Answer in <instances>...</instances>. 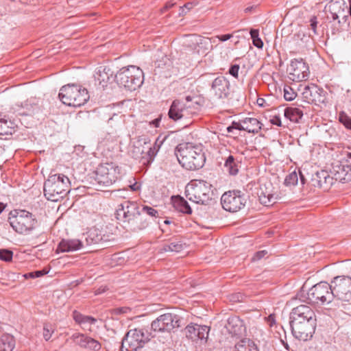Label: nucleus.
I'll list each match as a JSON object with an SVG mask.
<instances>
[{"mask_svg":"<svg viewBox=\"0 0 351 351\" xmlns=\"http://www.w3.org/2000/svg\"><path fill=\"white\" fill-rule=\"evenodd\" d=\"M328 11L333 20H337L339 23L347 22L348 15L347 14L348 5L343 0H331L326 6Z\"/></svg>","mask_w":351,"mask_h":351,"instance_id":"17","label":"nucleus"},{"mask_svg":"<svg viewBox=\"0 0 351 351\" xmlns=\"http://www.w3.org/2000/svg\"><path fill=\"white\" fill-rule=\"evenodd\" d=\"M174 5L173 3L171 2H167L165 5L161 9V12L163 13L172 8Z\"/></svg>","mask_w":351,"mask_h":351,"instance_id":"53","label":"nucleus"},{"mask_svg":"<svg viewBox=\"0 0 351 351\" xmlns=\"http://www.w3.org/2000/svg\"><path fill=\"white\" fill-rule=\"evenodd\" d=\"M73 338L81 347L93 350H99L101 348V344L97 340L84 335L75 334L73 335Z\"/></svg>","mask_w":351,"mask_h":351,"instance_id":"22","label":"nucleus"},{"mask_svg":"<svg viewBox=\"0 0 351 351\" xmlns=\"http://www.w3.org/2000/svg\"><path fill=\"white\" fill-rule=\"evenodd\" d=\"M190 108V106H187L185 102L175 100L170 107L169 116L174 121H178L181 119H189L192 114Z\"/></svg>","mask_w":351,"mask_h":351,"instance_id":"18","label":"nucleus"},{"mask_svg":"<svg viewBox=\"0 0 351 351\" xmlns=\"http://www.w3.org/2000/svg\"><path fill=\"white\" fill-rule=\"evenodd\" d=\"M0 125L1 128L3 131V132L0 131V135H7L12 134V128L8 125V121L6 120L1 119V124Z\"/></svg>","mask_w":351,"mask_h":351,"instance_id":"43","label":"nucleus"},{"mask_svg":"<svg viewBox=\"0 0 351 351\" xmlns=\"http://www.w3.org/2000/svg\"><path fill=\"white\" fill-rule=\"evenodd\" d=\"M306 300L311 303L330 302L333 296L331 291V283L319 282L312 287L307 293Z\"/></svg>","mask_w":351,"mask_h":351,"instance_id":"11","label":"nucleus"},{"mask_svg":"<svg viewBox=\"0 0 351 351\" xmlns=\"http://www.w3.org/2000/svg\"><path fill=\"white\" fill-rule=\"evenodd\" d=\"M186 9L183 7H180V13L179 14L180 15H184V14H186L187 11L185 10Z\"/></svg>","mask_w":351,"mask_h":351,"instance_id":"56","label":"nucleus"},{"mask_svg":"<svg viewBox=\"0 0 351 351\" xmlns=\"http://www.w3.org/2000/svg\"><path fill=\"white\" fill-rule=\"evenodd\" d=\"M339 121L348 129L351 130V118L344 112H341L339 114Z\"/></svg>","mask_w":351,"mask_h":351,"instance_id":"38","label":"nucleus"},{"mask_svg":"<svg viewBox=\"0 0 351 351\" xmlns=\"http://www.w3.org/2000/svg\"><path fill=\"white\" fill-rule=\"evenodd\" d=\"M147 341V337L141 330H130L122 341L121 351H138Z\"/></svg>","mask_w":351,"mask_h":351,"instance_id":"10","label":"nucleus"},{"mask_svg":"<svg viewBox=\"0 0 351 351\" xmlns=\"http://www.w3.org/2000/svg\"><path fill=\"white\" fill-rule=\"evenodd\" d=\"M331 291L338 300L351 304V277L336 276L331 281Z\"/></svg>","mask_w":351,"mask_h":351,"instance_id":"8","label":"nucleus"},{"mask_svg":"<svg viewBox=\"0 0 351 351\" xmlns=\"http://www.w3.org/2000/svg\"><path fill=\"white\" fill-rule=\"evenodd\" d=\"M9 220L15 232L23 235L32 234L38 226L36 217L25 210L11 212Z\"/></svg>","mask_w":351,"mask_h":351,"instance_id":"3","label":"nucleus"},{"mask_svg":"<svg viewBox=\"0 0 351 351\" xmlns=\"http://www.w3.org/2000/svg\"><path fill=\"white\" fill-rule=\"evenodd\" d=\"M128 73H130L129 69L124 67L119 74L114 76V72L110 67H101L95 77L98 84L104 88L111 84L114 79L117 80L118 83L125 87H129L130 86L128 84Z\"/></svg>","mask_w":351,"mask_h":351,"instance_id":"7","label":"nucleus"},{"mask_svg":"<svg viewBox=\"0 0 351 351\" xmlns=\"http://www.w3.org/2000/svg\"><path fill=\"white\" fill-rule=\"evenodd\" d=\"M287 72L288 77L297 82L306 80L310 74L308 67H290Z\"/></svg>","mask_w":351,"mask_h":351,"instance_id":"24","label":"nucleus"},{"mask_svg":"<svg viewBox=\"0 0 351 351\" xmlns=\"http://www.w3.org/2000/svg\"><path fill=\"white\" fill-rule=\"evenodd\" d=\"M59 97L64 104L73 107L83 106L89 99V95L86 88L69 84L62 87Z\"/></svg>","mask_w":351,"mask_h":351,"instance_id":"6","label":"nucleus"},{"mask_svg":"<svg viewBox=\"0 0 351 351\" xmlns=\"http://www.w3.org/2000/svg\"><path fill=\"white\" fill-rule=\"evenodd\" d=\"M207 40H208L210 41V43H211V44L217 43V41H219L217 36L212 37L210 38H207Z\"/></svg>","mask_w":351,"mask_h":351,"instance_id":"55","label":"nucleus"},{"mask_svg":"<svg viewBox=\"0 0 351 351\" xmlns=\"http://www.w3.org/2000/svg\"><path fill=\"white\" fill-rule=\"evenodd\" d=\"M239 67H230L229 69V73L235 77H237Z\"/></svg>","mask_w":351,"mask_h":351,"instance_id":"52","label":"nucleus"},{"mask_svg":"<svg viewBox=\"0 0 351 351\" xmlns=\"http://www.w3.org/2000/svg\"><path fill=\"white\" fill-rule=\"evenodd\" d=\"M193 3H191V2H189V3H186V4H184V8L187 10V11H189L190 10H191L193 8Z\"/></svg>","mask_w":351,"mask_h":351,"instance_id":"54","label":"nucleus"},{"mask_svg":"<svg viewBox=\"0 0 351 351\" xmlns=\"http://www.w3.org/2000/svg\"><path fill=\"white\" fill-rule=\"evenodd\" d=\"M212 88L219 98L226 97L230 92V84L225 77H219L213 82Z\"/></svg>","mask_w":351,"mask_h":351,"instance_id":"20","label":"nucleus"},{"mask_svg":"<svg viewBox=\"0 0 351 351\" xmlns=\"http://www.w3.org/2000/svg\"><path fill=\"white\" fill-rule=\"evenodd\" d=\"M257 194L261 203L267 206L274 204L278 199V191L267 179L261 180Z\"/></svg>","mask_w":351,"mask_h":351,"instance_id":"14","label":"nucleus"},{"mask_svg":"<svg viewBox=\"0 0 351 351\" xmlns=\"http://www.w3.org/2000/svg\"><path fill=\"white\" fill-rule=\"evenodd\" d=\"M297 96L296 93L290 86H285L284 88V97L287 101H292Z\"/></svg>","mask_w":351,"mask_h":351,"instance_id":"39","label":"nucleus"},{"mask_svg":"<svg viewBox=\"0 0 351 351\" xmlns=\"http://www.w3.org/2000/svg\"><path fill=\"white\" fill-rule=\"evenodd\" d=\"M16 341L14 337L9 334H3L0 337V351H13Z\"/></svg>","mask_w":351,"mask_h":351,"instance_id":"28","label":"nucleus"},{"mask_svg":"<svg viewBox=\"0 0 351 351\" xmlns=\"http://www.w3.org/2000/svg\"><path fill=\"white\" fill-rule=\"evenodd\" d=\"M298 182V175L296 171L289 173L285 178V183L287 186H295Z\"/></svg>","mask_w":351,"mask_h":351,"instance_id":"36","label":"nucleus"},{"mask_svg":"<svg viewBox=\"0 0 351 351\" xmlns=\"http://www.w3.org/2000/svg\"><path fill=\"white\" fill-rule=\"evenodd\" d=\"M250 36L252 39L254 45L259 49L262 48L263 46V43L258 36V30L251 29Z\"/></svg>","mask_w":351,"mask_h":351,"instance_id":"37","label":"nucleus"},{"mask_svg":"<svg viewBox=\"0 0 351 351\" xmlns=\"http://www.w3.org/2000/svg\"><path fill=\"white\" fill-rule=\"evenodd\" d=\"M69 179L62 174L49 176L44 184L45 197L52 202H57L66 194L69 189Z\"/></svg>","mask_w":351,"mask_h":351,"instance_id":"4","label":"nucleus"},{"mask_svg":"<svg viewBox=\"0 0 351 351\" xmlns=\"http://www.w3.org/2000/svg\"><path fill=\"white\" fill-rule=\"evenodd\" d=\"M135 68L136 69V70H137L138 71H139V70H140V67H139V66H137V67H135Z\"/></svg>","mask_w":351,"mask_h":351,"instance_id":"63","label":"nucleus"},{"mask_svg":"<svg viewBox=\"0 0 351 351\" xmlns=\"http://www.w3.org/2000/svg\"><path fill=\"white\" fill-rule=\"evenodd\" d=\"M271 123L273 125H276L278 126H281V125H282L281 120H280V117H274L271 119Z\"/></svg>","mask_w":351,"mask_h":351,"instance_id":"51","label":"nucleus"},{"mask_svg":"<svg viewBox=\"0 0 351 351\" xmlns=\"http://www.w3.org/2000/svg\"><path fill=\"white\" fill-rule=\"evenodd\" d=\"M174 208L179 212L191 214L192 210L188 202L182 197L177 196L173 198Z\"/></svg>","mask_w":351,"mask_h":351,"instance_id":"29","label":"nucleus"},{"mask_svg":"<svg viewBox=\"0 0 351 351\" xmlns=\"http://www.w3.org/2000/svg\"><path fill=\"white\" fill-rule=\"evenodd\" d=\"M302 95L304 99L308 103H315L320 100V89L315 84L305 86Z\"/></svg>","mask_w":351,"mask_h":351,"instance_id":"23","label":"nucleus"},{"mask_svg":"<svg viewBox=\"0 0 351 351\" xmlns=\"http://www.w3.org/2000/svg\"><path fill=\"white\" fill-rule=\"evenodd\" d=\"M83 244L78 239L62 240L58 245L57 251L61 252H73L82 248Z\"/></svg>","mask_w":351,"mask_h":351,"instance_id":"26","label":"nucleus"},{"mask_svg":"<svg viewBox=\"0 0 351 351\" xmlns=\"http://www.w3.org/2000/svg\"><path fill=\"white\" fill-rule=\"evenodd\" d=\"M232 37V34H230L217 36L218 40L221 41V42L226 41V40L230 39Z\"/></svg>","mask_w":351,"mask_h":351,"instance_id":"50","label":"nucleus"},{"mask_svg":"<svg viewBox=\"0 0 351 351\" xmlns=\"http://www.w3.org/2000/svg\"><path fill=\"white\" fill-rule=\"evenodd\" d=\"M186 197L196 204H207L213 195L212 184L204 180H193L186 186Z\"/></svg>","mask_w":351,"mask_h":351,"instance_id":"5","label":"nucleus"},{"mask_svg":"<svg viewBox=\"0 0 351 351\" xmlns=\"http://www.w3.org/2000/svg\"><path fill=\"white\" fill-rule=\"evenodd\" d=\"M269 320L271 321V324L274 322V317L272 315L269 316Z\"/></svg>","mask_w":351,"mask_h":351,"instance_id":"59","label":"nucleus"},{"mask_svg":"<svg viewBox=\"0 0 351 351\" xmlns=\"http://www.w3.org/2000/svg\"><path fill=\"white\" fill-rule=\"evenodd\" d=\"M224 167L231 175H236L239 171L238 165L232 156H229L226 160Z\"/></svg>","mask_w":351,"mask_h":351,"instance_id":"33","label":"nucleus"},{"mask_svg":"<svg viewBox=\"0 0 351 351\" xmlns=\"http://www.w3.org/2000/svg\"><path fill=\"white\" fill-rule=\"evenodd\" d=\"M142 213L152 217H157L158 216V212L154 208L149 206H143L142 208Z\"/></svg>","mask_w":351,"mask_h":351,"instance_id":"42","label":"nucleus"},{"mask_svg":"<svg viewBox=\"0 0 351 351\" xmlns=\"http://www.w3.org/2000/svg\"><path fill=\"white\" fill-rule=\"evenodd\" d=\"M159 122H160V119H156L152 121V124H154L156 127H158Z\"/></svg>","mask_w":351,"mask_h":351,"instance_id":"58","label":"nucleus"},{"mask_svg":"<svg viewBox=\"0 0 351 351\" xmlns=\"http://www.w3.org/2000/svg\"><path fill=\"white\" fill-rule=\"evenodd\" d=\"M222 207L229 212L235 213L241 210L246 204V199L240 191H230L221 196Z\"/></svg>","mask_w":351,"mask_h":351,"instance_id":"12","label":"nucleus"},{"mask_svg":"<svg viewBox=\"0 0 351 351\" xmlns=\"http://www.w3.org/2000/svg\"><path fill=\"white\" fill-rule=\"evenodd\" d=\"M210 328L205 325L190 324L185 328L186 336L195 343L207 341Z\"/></svg>","mask_w":351,"mask_h":351,"instance_id":"16","label":"nucleus"},{"mask_svg":"<svg viewBox=\"0 0 351 351\" xmlns=\"http://www.w3.org/2000/svg\"><path fill=\"white\" fill-rule=\"evenodd\" d=\"M186 100L189 101H191V99H189V97H186Z\"/></svg>","mask_w":351,"mask_h":351,"instance_id":"64","label":"nucleus"},{"mask_svg":"<svg viewBox=\"0 0 351 351\" xmlns=\"http://www.w3.org/2000/svg\"><path fill=\"white\" fill-rule=\"evenodd\" d=\"M285 116L291 121L298 123L303 117V112L300 108L289 107L285 110Z\"/></svg>","mask_w":351,"mask_h":351,"instance_id":"31","label":"nucleus"},{"mask_svg":"<svg viewBox=\"0 0 351 351\" xmlns=\"http://www.w3.org/2000/svg\"><path fill=\"white\" fill-rule=\"evenodd\" d=\"M299 173H300V176L301 183H302V184H304L305 182V178L300 171H299Z\"/></svg>","mask_w":351,"mask_h":351,"instance_id":"57","label":"nucleus"},{"mask_svg":"<svg viewBox=\"0 0 351 351\" xmlns=\"http://www.w3.org/2000/svg\"><path fill=\"white\" fill-rule=\"evenodd\" d=\"M232 127H228V132H230V131H231V130H232Z\"/></svg>","mask_w":351,"mask_h":351,"instance_id":"62","label":"nucleus"},{"mask_svg":"<svg viewBox=\"0 0 351 351\" xmlns=\"http://www.w3.org/2000/svg\"><path fill=\"white\" fill-rule=\"evenodd\" d=\"M121 173L119 167L113 162L102 163L95 171V179L99 184L110 186L114 184Z\"/></svg>","mask_w":351,"mask_h":351,"instance_id":"9","label":"nucleus"},{"mask_svg":"<svg viewBox=\"0 0 351 351\" xmlns=\"http://www.w3.org/2000/svg\"><path fill=\"white\" fill-rule=\"evenodd\" d=\"M333 175L336 180L341 182L351 181V165L341 164L333 167Z\"/></svg>","mask_w":351,"mask_h":351,"instance_id":"21","label":"nucleus"},{"mask_svg":"<svg viewBox=\"0 0 351 351\" xmlns=\"http://www.w3.org/2000/svg\"><path fill=\"white\" fill-rule=\"evenodd\" d=\"M252 337L259 343H263V345H265L267 335L262 330L257 328H254L252 330Z\"/></svg>","mask_w":351,"mask_h":351,"instance_id":"35","label":"nucleus"},{"mask_svg":"<svg viewBox=\"0 0 351 351\" xmlns=\"http://www.w3.org/2000/svg\"><path fill=\"white\" fill-rule=\"evenodd\" d=\"M73 318L80 325L84 327L86 326V324L92 325L95 323L96 319L92 317L85 316L81 314L77 311L73 312Z\"/></svg>","mask_w":351,"mask_h":351,"instance_id":"32","label":"nucleus"},{"mask_svg":"<svg viewBox=\"0 0 351 351\" xmlns=\"http://www.w3.org/2000/svg\"><path fill=\"white\" fill-rule=\"evenodd\" d=\"M235 128L240 130H245L251 133H257L261 129L262 124L256 118L246 117L239 123H234Z\"/></svg>","mask_w":351,"mask_h":351,"instance_id":"19","label":"nucleus"},{"mask_svg":"<svg viewBox=\"0 0 351 351\" xmlns=\"http://www.w3.org/2000/svg\"><path fill=\"white\" fill-rule=\"evenodd\" d=\"M267 254V252L266 250H261L257 252L254 254V256L252 258V261H257L265 257Z\"/></svg>","mask_w":351,"mask_h":351,"instance_id":"46","label":"nucleus"},{"mask_svg":"<svg viewBox=\"0 0 351 351\" xmlns=\"http://www.w3.org/2000/svg\"><path fill=\"white\" fill-rule=\"evenodd\" d=\"M234 351H258V348L253 341L249 339H243L235 345Z\"/></svg>","mask_w":351,"mask_h":351,"instance_id":"30","label":"nucleus"},{"mask_svg":"<svg viewBox=\"0 0 351 351\" xmlns=\"http://www.w3.org/2000/svg\"><path fill=\"white\" fill-rule=\"evenodd\" d=\"M115 215L118 220L129 223L133 221L137 215H140L141 213L135 202H125L119 206Z\"/></svg>","mask_w":351,"mask_h":351,"instance_id":"15","label":"nucleus"},{"mask_svg":"<svg viewBox=\"0 0 351 351\" xmlns=\"http://www.w3.org/2000/svg\"><path fill=\"white\" fill-rule=\"evenodd\" d=\"M297 64H306V62H304V59L302 58H294V59L291 60L290 66H295Z\"/></svg>","mask_w":351,"mask_h":351,"instance_id":"49","label":"nucleus"},{"mask_svg":"<svg viewBox=\"0 0 351 351\" xmlns=\"http://www.w3.org/2000/svg\"><path fill=\"white\" fill-rule=\"evenodd\" d=\"M176 156L180 164L188 170L202 167L205 160L201 145L191 143L179 145Z\"/></svg>","mask_w":351,"mask_h":351,"instance_id":"2","label":"nucleus"},{"mask_svg":"<svg viewBox=\"0 0 351 351\" xmlns=\"http://www.w3.org/2000/svg\"><path fill=\"white\" fill-rule=\"evenodd\" d=\"M317 25V18L315 16H313L310 20V26L311 29L313 31L314 34H317L316 28Z\"/></svg>","mask_w":351,"mask_h":351,"instance_id":"48","label":"nucleus"},{"mask_svg":"<svg viewBox=\"0 0 351 351\" xmlns=\"http://www.w3.org/2000/svg\"><path fill=\"white\" fill-rule=\"evenodd\" d=\"M53 332H54V330L51 326H50L49 324H45L43 327V332L44 339L46 341L49 340L51 339Z\"/></svg>","mask_w":351,"mask_h":351,"instance_id":"41","label":"nucleus"},{"mask_svg":"<svg viewBox=\"0 0 351 351\" xmlns=\"http://www.w3.org/2000/svg\"><path fill=\"white\" fill-rule=\"evenodd\" d=\"M227 328L230 332L234 335H242L245 330L243 321L237 317L229 318Z\"/></svg>","mask_w":351,"mask_h":351,"instance_id":"27","label":"nucleus"},{"mask_svg":"<svg viewBox=\"0 0 351 351\" xmlns=\"http://www.w3.org/2000/svg\"><path fill=\"white\" fill-rule=\"evenodd\" d=\"M12 258V252L7 250H0V259L10 261Z\"/></svg>","mask_w":351,"mask_h":351,"instance_id":"44","label":"nucleus"},{"mask_svg":"<svg viewBox=\"0 0 351 351\" xmlns=\"http://www.w3.org/2000/svg\"><path fill=\"white\" fill-rule=\"evenodd\" d=\"M134 182L132 183V182H130V184H129V187L131 191H138L141 189V184L140 183L135 181V179H133Z\"/></svg>","mask_w":351,"mask_h":351,"instance_id":"47","label":"nucleus"},{"mask_svg":"<svg viewBox=\"0 0 351 351\" xmlns=\"http://www.w3.org/2000/svg\"><path fill=\"white\" fill-rule=\"evenodd\" d=\"M184 248V244L179 241H173L168 244H165L162 250L165 252H180Z\"/></svg>","mask_w":351,"mask_h":351,"instance_id":"34","label":"nucleus"},{"mask_svg":"<svg viewBox=\"0 0 351 351\" xmlns=\"http://www.w3.org/2000/svg\"><path fill=\"white\" fill-rule=\"evenodd\" d=\"M252 8V7H248V8H246L245 9V12L246 13H247V12H250V11H251Z\"/></svg>","mask_w":351,"mask_h":351,"instance_id":"60","label":"nucleus"},{"mask_svg":"<svg viewBox=\"0 0 351 351\" xmlns=\"http://www.w3.org/2000/svg\"><path fill=\"white\" fill-rule=\"evenodd\" d=\"M143 149L147 150V154L149 160L152 159L157 152L155 146L152 147L150 143L146 142L144 143Z\"/></svg>","mask_w":351,"mask_h":351,"instance_id":"40","label":"nucleus"},{"mask_svg":"<svg viewBox=\"0 0 351 351\" xmlns=\"http://www.w3.org/2000/svg\"><path fill=\"white\" fill-rule=\"evenodd\" d=\"M47 273V272L44 270L36 271L25 274H24L23 276L25 277V278H35L41 277L43 275L46 274Z\"/></svg>","mask_w":351,"mask_h":351,"instance_id":"45","label":"nucleus"},{"mask_svg":"<svg viewBox=\"0 0 351 351\" xmlns=\"http://www.w3.org/2000/svg\"><path fill=\"white\" fill-rule=\"evenodd\" d=\"M180 327V319L177 315L165 313L160 315L152 323V328L156 332H170Z\"/></svg>","mask_w":351,"mask_h":351,"instance_id":"13","label":"nucleus"},{"mask_svg":"<svg viewBox=\"0 0 351 351\" xmlns=\"http://www.w3.org/2000/svg\"><path fill=\"white\" fill-rule=\"evenodd\" d=\"M332 178H331L327 171H321L317 172L313 178V185L319 188L327 189L332 184Z\"/></svg>","mask_w":351,"mask_h":351,"instance_id":"25","label":"nucleus"},{"mask_svg":"<svg viewBox=\"0 0 351 351\" xmlns=\"http://www.w3.org/2000/svg\"><path fill=\"white\" fill-rule=\"evenodd\" d=\"M4 206L2 205V204H0V213L3 210Z\"/></svg>","mask_w":351,"mask_h":351,"instance_id":"61","label":"nucleus"},{"mask_svg":"<svg viewBox=\"0 0 351 351\" xmlns=\"http://www.w3.org/2000/svg\"><path fill=\"white\" fill-rule=\"evenodd\" d=\"M291 327L293 336L302 341H307L313 337L316 327V316L308 306L300 305L291 313Z\"/></svg>","mask_w":351,"mask_h":351,"instance_id":"1","label":"nucleus"}]
</instances>
